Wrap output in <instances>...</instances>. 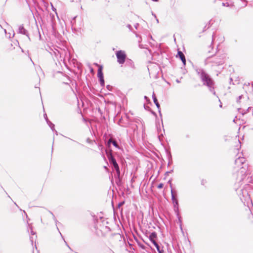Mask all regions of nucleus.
Returning a JSON list of instances; mask_svg holds the SVG:
<instances>
[{
	"label": "nucleus",
	"instance_id": "obj_1",
	"mask_svg": "<svg viewBox=\"0 0 253 253\" xmlns=\"http://www.w3.org/2000/svg\"><path fill=\"white\" fill-rule=\"evenodd\" d=\"M247 169V168L245 166L241 167L240 169L236 168L234 169L233 176L237 180L234 185L235 190L244 205L250 211V207H253V205L247 190L249 185L246 184L242 187L240 184V182L244 180L246 176Z\"/></svg>",
	"mask_w": 253,
	"mask_h": 253
},
{
	"label": "nucleus",
	"instance_id": "obj_2",
	"mask_svg": "<svg viewBox=\"0 0 253 253\" xmlns=\"http://www.w3.org/2000/svg\"><path fill=\"white\" fill-rule=\"evenodd\" d=\"M195 70L197 74L200 77L201 81L202 82L203 85L208 87L210 91L213 93V95L216 96L217 98H218V96L216 95V92L214 90V81L209 75V74H207L206 71L201 68L196 67Z\"/></svg>",
	"mask_w": 253,
	"mask_h": 253
},
{
	"label": "nucleus",
	"instance_id": "obj_3",
	"mask_svg": "<svg viewBox=\"0 0 253 253\" xmlns=\"http://www.w3.org/2000/svg\"><path fill=\"white\" fill-rule=\"evenodd\" d=\"M224 54H216L207 57L205 60L206 65H211V67H218L222 65L225 62Z\"/></svg>",
	"mask_w": 253,
	"mask_h": 253
},
{
	"label": "nucleus",
	"instance_id": "obj_4",
	"mask_svg": "<svg viewBox=\"0 0 253 253\" xmlns=\"http://www.w3.org/2000/svg\"><path fill=\"white\" fill-rule=\"evenodd\" d=\"M106 155L109 160V162L110 164L112 166L113 168L116 171L117 177L118 178H120V170L119 169V167L116 162V159L113 156L112 153L111 151H106Z\"/></svg>",
	"mask_w": 253,
	"mask_h": 253
},
{
	"label": "nucleus",
	"instance_id": "obj_5",
	"mask_svg": "<svg viewBox=\"0 0 253 253\" xmlns=\"http://www.w3.org/2000/svg\"><path fill=\"white\" fill-rule=\"evenodd\" d=\"M116 55L117 59V62L120 64H123L125 62L126 58V55L124 51L122 50L117 51L116 52Z\"/></svg>",
	"mask_w": 253,
	"mask_h": 253
},
{
	"label": "nucleus",
	"instance_id": "obj_6",
	"mask_svg": "<svg viewBox=\"0 0 253 253\" xmlns=\"http://www.w3.org/2000/svg\"><path fill=\"white\" fill-rule=\"evenodd\" d=\"M171 200L172 201V203L173 204V209L175 212L178 215L179 214V205L177 199L175 197V196L173 194V189L172 188L171 185Z\"/></svg>",
	"mask_w": 253,
	"mask_h": 253
},
{
	"label": "nucleus",
	"instance_id": "obj_7",
	"mask_svg": "<svg viewBox=\"0 0 253 253\" xmlns=\"http://www.w3.org/2000/svg\"><path fill=\"white\" fill-rule=\"evenodd\" d=\"M246 162L245 158L244 157H239L235 160V167L234 169H240V168L242 166L246 167V165L245 164Z\"/></svg>",
	"mask_w": 253,
	"mask_h": 253
},
{
	"label": "nucleus",
	"instance_id": "obj_8",
	"mask_svg": "<svg viewBox=\"0 0 253 253\" xmlns=\"http://www.w3.org/2000/svg\"><path fill=\"white\" fill-rule=\"evenodd\" d=\"M50 213L52 215V218L53 219V220L55 221V222L56 223V228L57 229V230L58 231L59 234H60L62 238L64 240V242L66 244V245L69 248V249L71 250H72L71 248L70 247V246L68 245V244H67V243L65 241V240L63 238V237L62 236V235L61 234V233H60V232L59 231V230L58 229V227H57V222H58V221L57 220L55 215L53 214V213L51 212V211H49Z\"/></svg>",
	"mask_w": 253,
	"mask_h": 253
},
{
	"label": "nucleus",
	"instance_id": "obj_9",
	"mask_svg": "<svg viewBox=\"0 0 253 253\" xmlns=\"http://www.w3.org/2000/svg\"><path fill=\"white\" fill-rule=\"evenodd\" d=\"M18 32L20 34H23L27 36L28 39L30 40L28 31L24 28L23 26L20 25L18 28Z\"/></svg>",
	"mask_w": 253,
	"mask_h": 253
},
{
	"label": "nucleus",
	"instance_id": "obj_10",
	"mask_svg": "<svg viewBox=\"0 0 253 253\" xmlns=\"http://www.w3.org/2000/svg\"><path fill=\"white\" fill-rule=\"evenodd\" d=\"M157 237V234L156 232H153L151 233L149 236V239L151 242L153 244V242H156L155 240Z\"/></svg>",
	"mask_w": 253,
	"mask_h": 253
},
{
	"label": "nucleus",
	"instance_id": "obj_11",
	"mask_svg": "<svg viewBox=\"0 0 253 253\" xmlns=\"http://www.w3.org/2000/svg\"><path fill=\"white\" fill-rule=\"evenodd\" d=\"M111 143H112L115 147L119 148V145L116 141L113 140L112 139L110 138L108 141V144L109 145Z\"/></svg>",
	"mask_w": 253,
	"mask_h": 253
},
{
	"label": "nucleus",
	"instance_id": "obj_12",
	"mask_svg": "<svg viewBox=\"0 0 253 253\" xmlns=\"http://www.w3.org/2000/svg\"><path fill=\"white\" fill-rule=\"evenodd\" d=\"M153 244L157 249L159 253H164V251L162 250L159 244L156 242H153Z\"/></svg>",
	"mask_w": 253,
	"mask_h": 253
},
{
	"label": "nucleus",
	"instance_id": "obj_13",
	"mask_svg": "<svg viewBox=\"0 0 253 253\" xmlns=\"http://www.w3.org/2000/svg\"><path fill=\"white\" fill-rule=\"evenodd\" d=\"M97 76L99 79L103 78V74L102 72V67H99L98 69Z\"/></svg>",
	"mask_w": 253,
	"mask_h": 253
},
{
	"label": "nucleus",
	"instance_id": "obj_14",
	"mask_svg": "<svg viewBox=\"0 0 253 253\" xmlns=\"http://www.w3.org/2000/svg\"><path fill=\"white\" fill-rule=\"evenodd\" d=\"M222 5L223 6H226V7H234V5L233 2H222Z\"/></svg>",
	"mask_w": 253,
	"mask_h": 253
},
{
	"label": "nucleus",
	"instance_id": "obj_15",
	"mask_svg": "<svg viewBox=\"0 0 253 253\" xmlns=\"http://www.w3.org/2000/svg\"><path fill=\"white\" fill-rule=\"evenodd\" d=\"M178 56L181 60L183 59V58H185V55L182 53V51L178 50L177 52V57Z\"/></svg>",
	"mask_w": 253,
	"mask_h": 253
},
{
	"label": "nucleus",
	"instance_id": "obj_16",
	"mask_svg": "<svg viewBox=\"0 0 253 253\" xmlns=\"http://www.w3.org/2000/svg\"><path fill=\"white\" fill-rule=\"evenodd\" d=\"M153 101H154V103L155 104L156 106H157V108L158 109L159 112H160V105L158 101L157 98H154Z\"/></svg>",
	"mask_w": 253,
	"mask_h": 253
},
{
	"label": "nucleus",
	"instance_id": "obj_17",
	"mask_svg": "<svg viewBox=\"0 0 253 253\" xmlns=\"http://www.w3.org/2000/svg\"><path fill=\"white\" fill-rule=\"evenodd\" d=\"M47 124L50 127V128L52 129V131L55 130L54 129V125L52 124L50 121H47Z\"/></svg>",
	"mask_w": 253,
	"mask_h": 253
},
{
	"label": "nucleus",
	"instance_id": "obj_18",
	"mask_svg": "<svg viewBox=\"0 0 253 253\" xmlns=\"http://www.w3.org/2000/svg\"><path fill=\"white\" fill-rule=\"evenodd\" d=\"M99 80L100 85L101 86H104L105 85V82L104 80V78L99 79Z\"/></svg>",
	"mask_w": 253,
	"mask_h": 253
},
{
	"label": "nucleus",
	"instance_id": "obj_19",
	"mask_svg": "<svg viewBox=\"0 0 253 253\" xmlns=\"http://www.w3.org/2000/svg\"><path fill=\"white\" fill-rule=\"evenodd\" d=\"M126 64L130 65L131 66V67H133L134 66L132 61L130 59L127 60Z\"/></svg>",
	"mask_w": 253,
	"mask_h": 253
},
{
	"label": "nucleus",
	"instance_id": "obj_20",
	"mask_svg": "<svg viewBox=\"0 0 253 253\" xmlns=\"http://www.w3.org/2000/svg\"><path fill=\"white\" fill-rule=\"evenodd\" d=\"M29 228L30 229V233L32 235H36V233L33 230L32 227L31 226H29Z\"/></svg>",
	"mask_w": 253,
	"mask_h": 253
},
{
	"label": "nucleus",
	"instance_id": "obj_21",
	"mask_svg": "<svg viewBox=\"0 0 253 253\" xmlns=\"http://www.w3.org/2000/svg\"><path fill=\"white\" fill-rule=\"evenodd\" d=\"M134 33L135 34V35H136V37H139V39H138V42H139V43L141 42V41H142L141 37H140L137 33H135V32H134Z\"/></svg>",
	"mask_w": 253,
	"mask_h": 253
},
{
	"label": "nucleus",
	"instance_id": "obj_22",
	"mask_svg": "<svg viewBox=\"0 0 253 253\" xmlns=\"http://www.w3.org/2000/svg\"><path fill=\"white\" fill-rule=\"evenodd\" d=\"M106 88L107 89L109 90V91H112V89H113V86L110 85H107L106 86Z\"/></svg>",
	"mask_w": 253,
	"mask_h": 253
},
{
	"label": "nucleus",
	"instance_id": "obj_23",
	"mask_svg": "<svg viewBox=\"0 0 253 253\" xmlns=\"http://www.w3.org/2000/svg\"><path fill=\"white\" fill-rule=\"evenodd\" d=\"M163 186H164L163 184L161 183H160V184L158 185L157 187H158V188H159V189H161V188H162L163 187Z\"/></svg>",
	"mask_w": 253,
	"mask_h": 253
},
{
	"label": "nucleus",
	"instance_id": "obj_24",
	"mask_svg": "<svg viewBox=\"0 0 253 253\" xmlns=\"http://www.w3.org/2000/svg\"><path fill=\"white\" fill-rule=\"evenodd\" d=\"M124 202L119 203L118 205V207L120 208V207L122 206L124 204Z\"/></svg>",
	"mask_w": 253,
	"mask_h": 253
},
{
	"label": "nucleus",
	"instance_id": "obj_25",
	"mask_svg": "<svg viewBox=\"0 0 253 253\" xmlns=\"http://www.w3.org/2000/svg\"><path fill=\"white\" fill-rule=\"evenodd\" d=\"M181 61H182L183 65H185L186 64V62L185 58H183V59H182L181 60Z\"/></svg>",
	"mask_w": 253,
	"mask_h": 253
},
{
	"label": "nucleus",
	"instance_id": "obj_26",
	"mask_svg": "<svg viewBox=\"0 0 253 253\" xmlns=\"http://www.w3.org/2000/svg\"><path fill=\"white\" fill-rule=\"evenodd\" d=\"M126 27L130 30L132 31V26L130 24H127Z\"/></svg>",
	"mask_w": 253,
	"mask_h": 253
},
{
	"label": "nucleus",
	"instance_id": "obj_27",
	"mask_svg": "<svg viewBox=\"0 0 253 253\" xmlns=\"http://www.w3.org/2000/svg\"><path fill=\"white\" fill-rule=\"evenodd\" d=\"M43 116H44V118L45 120H46V122H47V121H49V120L47 118V115L46 114H44Z\"/></svg>",
	"mask_w": 253,
	"mask_h": 253
},
{
	"label": "nucleus",
	"instance_id": "obj_28",
	"mask_svg": "<svg viewBox=\"0 0 253 253\" xmlns=\"http://www.w3.org/2000/svg\"><path fill=\"white\" fill-rule=\"evenodd\" d=\"M4 31H5V34H6V36L10 38L11 34H10V33H8V34H6V30H4Z\"/></svg>",
	"mask_w": 253,
	"mask_h": 253
},
{
	"label": "nucleus",
	"instance_id": "obj_29",
	"mask_svg": "<svg viewBox=\"0 0 253 253\" xmlns=\"http://www.w3.org/2000/svg\"><path fill=\"white\" fill-rule=\"evenodd\" d=\"M173 172V169H171V170H170V171H167V172H166L165 174H166V175H168L169 173H171V172Z\"/></svg>",
	"mask_w": 253,
	"mask_h": 253
},
{
	"label": "nucleus",
	"instance_id": "obj_30",
	"mask_svg": "<svg viewBox=\"0 0 253 253\" xmlns=\"http://www.w3.org/2000/svg\"><path fill=\"white\" fill-rule=\"evenodd\" d=\"M242 95H240V96H239L238 97V99L237 100V102H239L240 100L242 98Z\"/></svg>",
	"mask_w": 253,
	"mask_h": 253
},
{
	"label": "nucleus",
	"instance_id": "obj_31",
	"mask_svg": "<svg viewBox=\"0 0 253 253\" xmlns=\"http://www.w3.org/2000/svg\"><path fill=\"white\" fill-rule=\"evenodd\" d=\"M86 142L88 143H90L91 142V140L89 138H87L86 139Z\"/></svg>",
	"mask_w": 253,
	"mask_h": 253
},
{
	"label": "nucleus",
	"instance_id": "obj_32",
	"mask_svg": "<svg viewBox=\"0 0 253 253\" xmlns=\"http://www.w3.org/2000/svg\"><path fill=\"white\" fill-rule=\"evenodd\" d=\"M156 98V95L155 94V93L153 92V94H152L153 100H154V98Z\"/></svg>",
	"mask_w": 253,
	"mask_h": 253
},
{
	"label": "nucleus",
	"instance_id": "obj_33",
	"mask_svg": "<svg viewBox=\"0 0 253 253\" xmlns=\"http://www.w3.org/2000/svg\"><path fill=\"white\" fill-rule=\"evenodd\" d=\"M138 26H139V24H138V23H136V24H135L134 25L135 28L136 29H137V27H138Z\"/></svg>",
	"mask_w": 253,
	"mask_h": 253
},
{
	"label": "nucleus",
	"instance_id": "obj_34",
	"mask_svg": "<svg viewBox=\"0 0 253 253\" xmlns=\"http://www.w3.org/2000/svg\"><path fill=\"white\" fill-rule=\"evenodd\" d=\"M139 47L141 48H144L145 47L143 46V45L141 44H139Z\"/></svg>",
	"mask_w": 253,
	"mask_h": 253
},
{
	"label": "nucleus",
	"instance_id": "obj_35",
	"mask_svg": "<svg viewBox=\"0 0 253 253\" xmlns=\"http://www.w3.org/2000/svg\"><path fill=\"white\" fill-rule=\"evenodd\" d=\"M51 6H52V10L55 11H56V9L53 6L52 4H51Z\"/></svg>",
	"mask_w": 253,
	"mask_h": 253
},
{
	"label": "nucleus",
	"instance_id": "obj_36",
	"mask_svg": "<svg viewBox=\"0 0 253 253\" xmlns=\"http://www.w3.org/2000/svg\"><path fill=\"white\" fill-rule=\"evenodd\" d=\"M66 137V138H68L69 139H70V140H71L75 142L76 143H78V142H77V141H75V140H73L72 139H71V138H68V137Z\"/></svg>",
	"mask_w": 253,
	"mask_h": 253
},
{
	"label": "nucleus",
	"instance_id": "obj_37",
	"mask_svg": "<svg viewBox=\"0 0 253 253\" xmlns=\"http://www.w3.org/2000/svg\"><path fill=\"white\" fill-rule=\"evenodd\" d=\"M176 83H180V81L178 79H176Z\"/></svg>",
	"mask_w": 253,
	"mask_h": 253
},
{
	"label": "nucleus",
	"instance_id": "obj_38",
	"mask_svg": "<svg viewBox=\"0 0 253 253\" xmlns=\"http://www.w3.org/2000/svg\"><path fill=\"white\" fill-rule=\"evenodd\" d=\"M30 239H31V241L32 243H33V237H31Z\"/></svg>",
	"mask_w": 253,
	"mask_h": 253
},
{
	"label": "nucleus",
	"instance_id": "obj_39",
	"mask_svg": "<svg viewBox=\"0 0 253 253\" xmlns=\"http://www.w3.org/2000/svg\"><path fill=\"white\" fill-rule=\"evenodd\" d=\"M144 98H145L146 100H149V98H148L146 96H144Z\"/></svg>",
	"mask_w": 253,
	"mask_h": 253
},
{
	"label": "nucleus",
	"instance_id": "obj_40",
	"mask_svg": "<svg viewBox=\"0 0 253 253\" xmlns=\"http://www.w3.org/2000/svg\"><path fill=\"white\" fill-rule=\"evenodd\" d=\"M108 95H110V96H113V94H112V93H108Z\"/></svg>",
	"mask_w": 253,
	"mask_h": 253
},
{
	"label": "nucleus",
	"instance_id": "obj_41",
	"mask_svg": "<svg viewBox=\"0 0 253 253\" xmlns=\"http://www.w3.org/2000/svg\"><path fill=\"white\" fill-rule=\"evenodd\" d=\"M219 101L220 102H220V99H219ZM219 106H220V107H222V104H221V103H220V104Z\"/></svg>",
	"mask_w": 253,
	"mask_h": 253
},
{
	"label": "nucleus",
	"instance_id": "obj_42",
	"mask_svg": "<svg viewBox=\"0 0 253 253\" xmlns=\"http://www.w3.org/2000/svg\"><path fill=\"white\" fill-rule=\"evenodd\" d=\"M150 38L151 40H153V37L151 35H150Z\"/></svg>",
	"mask_w": 253,
	"mask_h": 253
},
{
	"label": "nucleus",
	"instance_id": "obj_43",
	"mask_svg": "<svg viewBox=\"0 0 253 253\" xmlns=\"http://www.w3.org/2000/svg\"><path fill=\"white\" fill-rule=\"evenodd\" d=\"M216 1H217V0H213V2L214 3H216Z\"/></svg>",
	"mask_w": 253,
	"mask_h": 253
},
{
	"label": "nucleus",
	"instance_id": "obj_44",
	"mask_svg": "<svg viewBox=\"0 0 253 253\" xmlns=\"http://www.w3.org/2000/svg\"><path fill=\"white\" fill-rule=\"evenodd\" d=\"M230 83H231V82H232V81H233V80H232V78H230Z\"/></svg>",
	"mask_w": 253,
	"mask_h": 253
},
{
	"label": "nucleus",
	"instance_id": "obj_45",
	"mask_svg": "<svg viewBox=\"0 0 253 253\" xmlns=\"http://www.w3.org/2000/svg\"><path fill=\"white\" fill-rule=\"evenodd\" d=\"M54 131H55V134H56V135H57V134H58V133H57V131L56 130H55Z\"/></svg>",
	"mask_w": 253,
	"mask_h": 253
},
{
	"label": "nucleus",
	"instance_id": "obj_46",
	"mask_svg": "<svg viewBox=\"0 0 253 253\" xmlns=\"http://www.w3.org/2000/svg\"><path fill=\"white\" fill-rule=\"evenodd\" d=\"M110 252H111V253H115L112 250H110Z\"/></svg>",
	"mask_w": 253,
	"mask_h": 253
},
{
	"label": "nucleus",
	"instance_id": "obj_47",
	"mask_svg": "<svg viewBox=\"0 0 253 253\" xmlns=\"http://www.w3.org/2000/svg\"><path fill=\"white\" fill-rule=\"evenodd\" d=\"M251 107H249L248 109V111L250 110V109H251Z\"/></svg>",
	"mask_w": 253,
	"mask_h": 253
},
{
	"label": "nucleus",
	"instance_id": "obj_48",
	"mask_svg": "<svg viewBox=\"0 0 253 253\" xmlns=\"http://www.w3.org/2000/svg\"><path fill=\"white\" fill-rule=\"evenodd\" d=\"M155 17H156V16L155 14H154L153 13L152 14Z\"/></svg>",
	"mask_w": 253,
	"mask_h": 253
},
{
	"label": "nucleus",
	"instance_id": "obj_49",
	"mask_svg": "<svg viewBox=\"0 0 253 253\" xmlns=\"http://www.w3.org/2000/svg\"><path fill=\"white\" fill-rule=\"evenodd\" d=\"M90 71L92 72L93 71V69L91 68V70H90Z\"/></svg>",
	"mask_w": 253,
	"mask_h": 253
},
{
	"label": "nucleus",
	"instance_id": "obj_50",
	"mask_svg": "<svg viewBox=\"0 0 253 253\" xmlns=\"http://www.w3.org/2000/svg\"><path fill=\"white\" fill-rule=\"evenodd\" d=\"M24 211V213H25V214H26V215H27V214H26V213L25 211Z\"/></svg>",
	"mask_w": 253,
	"mask_h": 253
},
{
	"label": "nucleus",
	"instance_id": "obj_51",
	"mask_svg": "<svg viewBox=\"0 0 253 253\" xmlns=\"http://www.w3.org/2000/svg\"><path fill=\"white\" fill-rule=\"evenodd\" d=\"M157 22L158 23L159 22V20L158 19H157Z\"/></svg>",
	"mask_w": 253,
	"mask_h": 253
},
{
	"label": "nucleus",
	"instance_id": "obj_52",
	"mask_svg": "<svg viewBox=\"0 0 253 253\" xmlns=\"http://www.w3.org/2000/svg\"><path fill=\"white\" fill-rule=\"evenodd\" d=\"M14 204L16 206H18L16 204V203H14Z\"/></svg>",
	"mask_w": 253,
	"mask_h": 253
},
{
	"label": "nucleus",
	"instance_id": "obj_53",
	"mask_svg": "<svg viewBox=\"0 0 253 253\" xmlns=\"http://www.w3.org/2000/svg\"><path fill=\"white\" fill-rule=\"evenodd\" d=\"M238 142H239V143L240 144L241 143V142H240V140H238Z\"/></svg>",
	"mask_w": 253,
	"mask_h": 253
}]
</instances>
